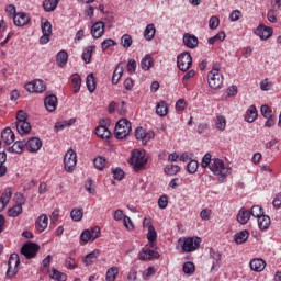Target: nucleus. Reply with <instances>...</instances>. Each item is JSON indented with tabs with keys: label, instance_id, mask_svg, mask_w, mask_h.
Instances as JSON below:
<instances>
[{
	"label": "nucleus",
	"instance_id": "f257e3e1",
	"mask_svg": "<svg viewBox=\"0 0 281 281\" xmlns=\"http://www.w3.org/2000/svg\"><path fill=\"white\" fill-rule=\"evenodd\" d=\"M202 168H209L214 176L218 177V181H224L231 175L232 168L226 165L221 158H212L210 153H206L201 162Z\"/></svg>",
	"mask_w": 281,
	"mask_h": 281
},
{
	"label": "nucleus",
	"instance_id": "f03ea898",
	"mask_svg": "<svg viewBox=\"0 0 281 281\" xmlns=\"http://www.w3.org/2000/svg\"><path fill=\"white\" fill-rule=\"evenodd\" d=\"M15 127L21 136L30 133L31 125L27 122V113L24 110H19L16 112Z\"/></svg>",
	"mask_w": 281,
	"mask_h": 281
},
{
	"label": "nucleus",
	"instance_id": "7ed1b4c3",
	"mask_svg": "<svg viewBox=\"0 0 281 281\" xmlns=\"http://www.w3.org/2000/svg\"><path fill=\"white\" fill-rule=\"evenodd\" d=\"M146 151L134 149L130 159V164L134 166L136 172L140 171L147 164Z\"/></svg>",
	"mask_w": 281,
	"mask_h": 281
},
{
	"label": "nucleus",
	"instance_id": "20e7f679",
	"mask_svg": "<svg viewBox=\"0 0 281 281\" xmlns=\"http://www.w3.org/2000/svg\"><path fill=\"white\" fill-rule=\"evenodd\" d=\"M207 82L211 89L218 90L223 88L224 75L221 70L212 69L207 74Z\"/></svg>",
	"mask_w": 281,
	"mask_h": 281
},
{
	"label": "nucleus",
	"instance_id": "39448f33",
	"mask_svg": "<svg viewBox=\"0 0 281 281\" xmlns=\"http://www.w3.org/2000/svg\"><path fill=\"white\" fill-rule=\"evenodd\" d=\"M132 131V123L127 119H121L115 125L114 135L117 139L126 138Z\"/></svg>",
	"mask_w": 281,
	"mask_h": 281
},
{
	"label": "nucleus",
	"instance_id": "423d86ee",
	"mask_svg": "<svg viewBox=\"0 0 281 281\" xmlns=\"http://www.w3.org/2000/svg\"><path fill=\"white\" fill-rule=\"evenodd\" d=\"M64 165L67 172H72L77 166V153L74 149H68L64 157Z\"/></svg>",
	"mask_w": 281,
	"mask_h": 281
},
{
	"label": "nucleus",
	"instance_id": "0eeeda50",
	"mask_svg": "<svg viewBox=\"0 0 281 281\" xmlns=\"http://www.w3.org/2000/svg\"><path fill=\"white\" fill-rule=\"evenodd\" d=\"M40 250L38 244H34V241H26L21 248V254L26 259H33L36 257L37 252Z\"/></svg>",
	"mask_w": 281,
	"mask_h": 281
},
{
	"label": "nucleus",
	"instance_id": "6e6552de",
	"mask_svg": "<svg viewBox=\"0 0 281 281\" xmlns=\"http://www.w3.org/2000/svg\"><path fill=\"white\" fill-rule=\"evenodd\" d=\"M177 65L181 71L187 72L192 66V56L190 53L184 52L178 55Z\"/></svg>",
	"mask_w": 281,
	"mask_h": 281
},
{
	"label": "nucleus",
	"instance_id": "1a4fd4ad",
	"mask_svg": "<svg viewBox=\"0 0 281 281\" xmlns=\"http://www.w3.org/2000/svg\"><path fill=\"white\" fill-rule=\"evenodd\" d=\"M200 245V237H187L182 244V250L184 252H193L199 249Z\"/></svg>",
	"mask_w": 281,
	"mask_h": 281
},
{
	"label": "nucleus",
	"instance_id": "9d476101",
	"mask_svg": "<svg viewBox=\"0 0 281 281\" xmlns=\"http://www.w3.org/2000/svg\"><path fill=\"white\" fill-rule=\"evenodd\" d=\"M25 89L30 93H43L46 90V85L41 79H35L25 85Z\"/></svg>",
	"mask_w": 281,
	"mask_h": 281
},
{
	"label": "nucleus",
	"instance_id": "9b49d317",
	"mask_svg": "<svg viewBox=\"0 0 281 281\" xmlns=\"http://www.w3.org/2000/svg\"><path fill=\"white\" fill-rule=\"evenodd\" d=\"M135 137L137 140H142L143 145H147L155 137L153 131H146L144 127L138 126L135 131Z\"/></svg>",
	"mask_w": 281,
	"mask_h": 281
},
{
	"label": "nucleus",
	"instance_id": "f8f14e48",
	"mask_svg": "<svg viewBox=\"0 0 281 281\" xmlns=\"http://www.w3.org/2000/svg\"><path fill=\"white\" fill-rule=\"evenodd\" d=\"M255 34L262 41H268L273 35V30L270 26L261 24L255 30Z\"/></svg>",
	"mask_w": 281,
	"mask_h": 281
},
{
	"label": "nucleus",
	"instance_id": "ddd939ff",
	"mask_svg": "<svg viewBox=\"0 0 281 281\" xmlns=\"http://www.w3.org/2000/svg\"><path fill=\"white\" fill-rule=\"evenodd\" d=\"M43 143L41 140L40 137H30L27 142H25V148L30 151V153H37L41 147H42Z\"/></svg>",
	"mask_w": 281,
	"mask_h": 281
},
{
	"label": "nucleus",
	"instance_id": "4468645a",
	"mask_svg": "<svg viewBox=\"0 0 281 281\" xmlns=\"http://www.w3.org/2000/svg\"><path fill=\"white\" fill-rule=\"evenodd\" d=\"M140 260H153V259H159L160 255L156 250H151L150 248H143V250L139 252Z\"/></svg>",
	"mask_w": 281,
	"mask_h": 281
},
{
	"label": "nucleus",
	"instance_id": "2eb2a0df",
	"mask_svg": "<svg viewBox=\"0 0 281 281\" xmlns=\"http://www.w3.org/2000/svg\"><path fill=\"white\" fill-rule=\"evenodd\" d=\"M13 22L15 26L22 27L27 25V23L30 22V18L25 12H19L13 15Z\"/></svg>",
	"mask_w": 281,
	"mask_h": 281
},
{
	"label": "nucleus",
	"instance_id": "dca6fc26",
	"mask_svg": "<svg viewBox=\"0 0 281 281\" xmlns=\"http://www.w3.org/2000/svg\"><path fill=\"white\" fill-rule=\"evenodd\" d=\"M11 198H12V189L10 187L5 188L0 196V212H2L7 207Z\"/></svg>",
	"mask_w": 281,
	"mask_h": 281
},
{
	"label": "nucleus",
	"instance_id": "f3484780",
	"mask_svg": "<svg viewBox=\"0 0 281 281\" xmlns=\"http://www.w3.org/2000/svg\"><path fill=\"white\" fill-rule=\"evenodd\" d=\"M91 34L95 40L101 38L104 34V22L102 21L95 22L91 27Z\"/></svg>",
	"mask_w": 281,
	"mask_h": 281
},
{
	"label": "nucleus",
	"instance_id": "a211bd4d",
	"mask_svg": "<svg viewBox=\"0 0 281 281\" xmlns=\"http://www.w3.org/2000/svg\"><path fill=\"white\" fill-rule=\"evenodd\" d=\"M183 43L188 48L194 49L199 45V38L195 35L186 33L183 36Z\"/></svg>",
	"mask_w": 281,
	"mask_h": 281
},
{
	"label": "nucleus",
	"instance_id": "6ab92c4d",
	"mask_svg": "<svg viewBox=\"0 0 281 281\" xmlns=\"http://www.w3.org/2000/svg\"><path fill=\"white\" fill-rule=\"evenodd\" d=\"M15 135L11 127H5L1 132V139L5 145H11L14 142Z\"/></svg>",
	"mask_w": 281,
	"mask_h": 281
},
{
	"label": "nucleus",
	"instance_id": "aec40b11",
	"mask_svg": "<svg viewBox=\"0 0 281 281\" xmlns=\"http://www.w3.org/2000/svg\"><path fill=\"white\" fill-rule=\"evenodd\" d=\"M45 108L48 112H54L57 108V97L55 94H49L44 100Z\"/></svg>",
	"mask_w": 281,
	"mask_h": 281
},
{
	"label": "nucleus",
	"instance_id": "412c9836",
	"mask_svg": "<svg viewBox=\"0 0 281 281\" xmlns=\"http://www.w3.org/2000/svg\"><path fill=\"white\" fill-rule=\"evenodd\" d=\"M250 217H251L250 210H247L245 206H243L239 210V213L237 215V221L241 225H246L249 222Z\"/></svg>",
	"mask_w": 281,
	"mask_h": 281
},
{
	"label": "nucleus",
	"instance_id": "4be33fe9",
	"mask_svg": "<svg viewBox=\"0 0 281 281\" xmlns=\"http://www.w3.org/2000/svg\"><path fill=\"white\" fill-rule=\"evenodd\" d=\"M267 263L263 259H251L250 269L255 272H261L265 270Z\"/></svg>",
	"mask_w": 281,
	"mask_h": 281
},
{
	"label": "nucleus",
	"instance_id": "5701e85b",
	"mask_svg": "<svg viewBox=\"0 0 281 281\" xmlns=\"http://www.w3.org/2000/svg\"><path fill=\"white\" fill-rule=\"evenodd\" d=\"M48 225V217L47 215H40V217H37L36 220V229L38 231V233H43Z\"/></svg>",
	"mask_w": 281,
	"mask_h": 281
},
{
	"label": "nucleus",
	"instance_id": "b1692460",
	"mask_svg": "<svg viewBox=\"0 0 281 281\" xmlns=\"http://www.w3.org/2000/svg\"><path fill=\"white\" fill-rule=\"evenodd\" d=\"M257 117H258V111L256 105H250L246 112V116H245L246 122L254 123Z\"/></svg>",
	"mask_w": 281,
	"mask_h": 281
},
{
	"label": "nucleus",
	"instance_id": "393cba45",
	"mask_svg": "<svg viewBox=\"0 0 281 281\" xmlns=\"http://www.w3.org/2000/svg\"><path fill=\"white\" fill-rule=\"evenodd\" d=\"M58 4L59 0H43V8L47 13L54 12Z\"/></svg>",
	"mask_w": 281,
	"mask_h": 281
},
{
	"label": "nucleus",
	"instance_id": "a878e982",
	"mask_svg": "<svg viewBox=\"0 0 281 281\" xmlns=\"http://www.w3.org/2000/svg\"><path fill=\"white\" fill-rule=\"evenodd\" d=\"M168 112H169V108H168L166 101H164V100L159 101L156 106V114L161 117H165L168 115Z\"/></svg>",
	"mask_w": 281,
	"mask_h": 281
},
{
	"label": "nucleus",
	"instance_id": "bb28decb",
	"mask_svg": "<svg viewBox=\"0 0 281 281\" xmlns=\"http://www.w3.org/2000/svg\"><path fill=\"white\" fill-rule=\"evenodd\" d=\"M95 134L102 139H109L111 137V131L105 125L97 126Z\"/></svg>",
	"mask_w": 281,
	"mask_h": 281
},
{
	"label": "nucleus",
	"instance_id": "cd10ccee",
	"mask_svg": "<svg viewBox=\"0 0 281 281\" xmlns=\"http://www.w3.org/2000/svg\"><path fill=\"white\" fill-rule=\"evenodd\" d=\"M140 67L144 71H148L150 68L154 67V58L151 55L147 54L140 61Z\"/></svg>",
	"mask_w": 281,
	"mask_h": 281
},
{
	"label": "nucleus",
	"instance_id": "c85d7f7f",
	"mask_svg": "<svg viewBox=\"0 0 281 281\" xmlns=\"http://www.w3.org/2000/svg\"><path fill=\"white\" fill-rule=\"evenodd\" d=\"M155 35H156V27L154 23H150L146 26L144 31V37L146 41L150 42L154 40Z\"/></svg>",
	"mask_w": 281,
	"mask_h": 281
},
{
	"label": "nucleus",
	"instance_id": "c756f323",
	"mask_svg": "<svg viewBox=\"0 0 281 281\" xmlns=\"http://www.w3.org/2000/svg\"><path fill=\"white\" fill-rule=\"evenodd\" d=\"M95 49V45H91V46H87L85 49H83V53H82V60L89 65L91 63V58H92V54H93V50Z\"/></svg>",
	"mask_w": 281,
	"mask_h": 281
},
{
	"label": "nucleus",
	"instance_id": "7c9ffc66",
	"mask_svg": "<svg viewBox=\"0 0 281 281\" xmlns=\"http://www.w3.org/2000/svg\"><path fill=\"white\" fill-rule=\"evenodd\" d=\"M26 148L25 140H16L10 148V153L22 154L23 149Z\"/></svg>",
	"mask_w": 281,
	"mask_h": 281
},
{
	"label": "nucleus",
	"instance_id": "2f4dec72",
	"mask_svg": "<svg viewBox=\"0 0 281 281\" xmlns=\"http://www.w3.org/2000/svg\"><path fill=\"white\" fill-rule=\"evenodd\" d=\"M258 225L261 231H267L271 225V220H270L269 215H265V214L261 215L258 218Z\"/></svg>",
	"mask_w": 281,
	"mask_h": 281
},
{
	"label": "nucleus",
	"instance_id": "473e14b6",
	"mask_svg": "<svg viewBox=\"0 0 281 281\" xmlns=\"http://www.w3.org/2000/svg\"><path fill=\"white\" fill-rule=\"evenodd\" d=\"M147 239L150 244V248H156V240H157V233L154 228V226H148V233H147Z\"/></svg>",
	"mask_w": 281,
	"mask_h": 281
},
{
	"label": "nucleus",
	"instance_id": "72a5a7b5",
	"mask_svg": "<svg viewBox=\"0 0 281 281\" xmlns=\"http://www.w3.org/2000/svg\"><path fill=\"white\" fill-rule=\"evenodd\" d=\"M249 238L248 231H240V233H236L234 236V240L237 245H241L246 243Z\"/></svg>",
	"mask_w": 281,
	"mask_h": 281
},
{
	"label": "nucleus",
	"instance_id": "f704fd0d",
	"mask_svg": "<svg viewBox=\"0 0 281 281\" xmlns=\"http://www.w3.org/2000/svg\"><path fill=\"white\" fill-rule=\"evenodd\" d=\"M100 256V250H92V252H89V255L86 256L85 258V263L86 266H91L94 263Z\"/></svg>",
	"mask_w": 281,
	"mask_h": 281
},
{
	"label": "nucleus",
	"instance_id": "c9c22d12",
	"mask_svg": "<svg viewBox=\"0 0 281 281\" xmlns=\"http://www.w3.org/2000/svg\"><path fill=\"white\" fill-rule=\"evenodd\" d=\"M121 106V111H120V114L121 115H124L126 110H125V102L122 101L121 104H117L115 101H112L110 104H109V113L112 114L114 113V111Z\"/></svg>",
	"mask_w": 281,
	"mask_h": 281
},
{
	"label": "nucleus",
	"instance_id": "e433bc0d",
	"mask_svg": "<svg viewBox=\"0 0 281 281\" xmlns=\"http://www.w3.org/2000/svg\"><path fill=\"white\" fill-rule=\"evenodd\" d=\"M119 276V268L116 266H113L112 268H109L105 274V280L106 281H115Z\"/></svg>",
	"mask_w": 281,
	"mask_h": 281
},
{
	"label": "nucleus",
	"instance_id": "4c0bfd02",
	"mask_svg": "<svg viewBox=\"0 0 281 281\" xmlns=\"http://www.w3.org/2000/svg\"><path fill=\"white\" fill-rule=\"evenodd\" d=\"M123 72H124L123 66H122V64H119L116 69L113 72V77H112V83L113 85L119 83L121 77L123 76Z\"/></svg>",
	"mask_w": 281,
	"mask_h": 281
},
{
	"label": "nucleus",
	"instance_id": "58836bf2",
	"mask_svg": "<svg viewBox=\"0 0 281 281\" xmlns=\"http://www.w3.org/2000/svg\"><path fill=\"white\" fill-rule=\"evenodd\" d=\"M71 82H72V87H74V93L77 94L81 87V78H80L79 74H74L71 76Z\"/></svg>",
	"mask_w": 281,
	"mask_h": 281
},
{
	"label": "nucleus",
	"instance_id": "ea45409f",
	"mask_svg": "<svg viewBox=\"0 0 281 281\" xmlns=\"http://www.w3.org/2000/svg\"><path fill=\"white\" fill-rule=\"evenodd\" d=\"M87 88L90 93H93L97 89L95 77L93 76V74H89L87 76Z\"/></svg>",
	"mask_w": 281,
	"mask_h": 281
},
{
	"label": "nucleus",
	"instance_id": "a19ab883",
	"mask_svg": "<svg viewBox=\"0 0 281 281\" xmlns=\"http://www.w3.org/2000/svg\"><path fill=\"white\" fill-rule=\"evenodd\" d=\"M70 217L74 222H80L83 217V209H72V211L70 212Z\"/></svg>",
	"mask_w": 281,
	"mask_h": 281
},
{
	"label": "nucleus",
	"instance_id": "79ce46f5",
	"mask_svg": "<svg viewBox=\"0 0 281 281\" xmlns=\"http://www.w3.org/2000/svg\"><path fill=\"white\" fill-rule=\"evenodd\" d=\"M22 212H23L22 205L16 204V205H13L12 207H10V209L8 210V215H9L10 217L15 218V217H18L19 215H21Z\"/></svg>",
	"mask_w": 281,
	"mask_h": 281
},
{
	"label": "nucleus",
	"instance_id": "37998d69",
	"mask_svg": "<svg viewBox=\"0 0 281 281\" xmlns=\"http://www.w3.org/2000/svg\"><path fill=\"white\" fill-rule=\"evenodd\" d=\"M93 164L98 170L102 171L105 168L108 161H106L105 157L98 156L94 158Z\"/></svg>",
	"mask_w": 281,
	"mask_h": 281
},
{
	"label": "nucleus",
	"instance_id": "c03bdc74",
	"mask_svg": "<svg viewBox=\"0 0 281 281\" xmlns=\"http://www.w3.org/2000/svg\"><path fill=\"white\" fill-rule=\"evenodd\" d=\"M75 122H76L75 119H70V120H68V121L56 122V124H55V130H56L57 132L63 131L64 128L74 125Z\"/></svg>",
	"mask_w": 281,
	"mask_h": 281
},
{
	"label": "nucleus",
	"instance_id": "a18cd8bd",
	"mask_svg": "<svg viewBox=\"0 0 281 281\" xmlns=\"http://www.w3.org/2000/svg\"><path fill=\"white\" fill-rule=\"evenodd\" d=\"M68 61V54L66 50H60L57 54V64L59 67H64Z\"/></svg>",
	"mask_w": 281,
	"mask_h": 281
},
{
	"label": "nucleus",
	"instance_id": "49530a36",
	"mask_svg": "<svg viewBox=\"0 0 281 281\" xmlns=\"http://www.w3.org/2000/svg\"><path fill=\"white\" fill-rule=\"evenodd\" d=\"M178 172H180V166L179 165H167L165 167V173L168 176H176Z\"/></svg>",
	"mask_w": 281,
	"mask_h": 281
},
{
	"label": "nucleus",
	"instance_id": "de8ad7c7",
	"mask_svg": "<svg viewBox=\"0 0 281 281\" xmlns=\"http://www.w3.org/2000/svg\"><path fill=\"white\" fill-rule=\"evenodd\" d=\"M49 277L56 281H66L67 277L64 274V272H59V270H56V268H53Z\"/></svg>",
	"mask_w": 281,
	"mask_h": 281
},
{
	"label": "nucleus",
	"instance_id": "09e8293b",
	"mask_svg": "<svg viewBox=\"0 0 281 281\" xmlns=\"http://www.w3.org/2000/svg\"><path fill=\"white\" fill-rule=\"evenodd\" d=\"M225 37H226L225 32L221 31L216 35L209 38V44L214 45L218 41L223 42V41H225Z\"/></svg>",
	"mask_w": 281,
	"mask_h": 281
},
{
	"label": "nucleus",
	"instance_id": "8fccbe9b",
	"mask_svg": "<svg viewBox=\"0 0 281 281\" xmlns=\"http://www.w3.org/2000/svg\"><path fill=\"white\" fill-rule=\"evenodd\" d=\"M263 209L260 205H254L250 210V216H254L256 218L263 216Z\"/></svg>",
	"mask_w": 281,
	"mask_h": 281
},
{
	"label": "nucleus",
	"instance_id": "3c124183",
	"mask_svg": "<svg viewBox=\"0 0 281 281\" xmlns=\"http://www.w3.org/2000/svg\"><path fill=\"white\" fill-rule=\"evenodd\" d=\"M133 44V40H132V35L130 34H124L122 37H121V45L127 49L132 46Z\"/></svg>",
	"mask_w": 281,
	"mask_h": 281
},
{
	"label": "nucleus",
	"instance_id": "603ef678",
	"mask_svg": "<svg viewBox=\"0 0 281 281\" xmlns=\"http://www.w3.org/2000/svg\"><path fill=\"white\" fill-rule=\"evenodd\" d=\"M199 161L195 159H191L187 165V170L189 173L194 175L198 171Z\"/></svg>",
	"mask_w": 281,
	"mask_h": 281
},
{
	"label": "nucleus",
	"instance_id": "864d4df0",
	"mask_svg": "<svg viewBox=\"0 0 281 281\" xmlns=\"http://www.w3.org/2000/svg\"><path fill=\"white\" fill-rule=\"evenodd\" d=\"M194 271H195V266H194V263L192 261H186L183 263V272L186 274L191 276V274L194 273Z\"/></svg>",
	"mask_w": 281,
	"mask_h": 281
},
{
	"label": "nucleus",
	"instance_id": "5fc2aeb1",
	"mask_svg": "<svg viewBox=\"0 0 281 281\" xmlns=\"http://www.w3.org/2000/svg\"><path fill=\"white\" fill-rule=\"evenodd\" d=\"M226 117L224 115H217L216 128L221 132L225 131Z\"/></svg>",
	"mask_w": 281,
	"mask_h": 281
},
{
	"label": "nucleus",
	"instance_id": "6e6d98bb",
	"mask_svg": "<svg viewBox=\"0 0 281 281\" xmlns=\"http://www.w3.org/2000/svg\"><path fill=\"white\" fill-rule=\"evenodd\" d=\"M19 265H20L19 255H16V252H12V255L9 257L8 266L19 267Z\"/></svg>",
	"mask_w": 281,
	"mask_h": 281
},
{
	"label": "nucleus",
	"instance_id": "4d7b16f0",
	"mask_svg": "<svg viewBox=\"0 0 281 281\" xmlns=\"http://www.w3.org/2000/svg\"><path fill=\"white\" fill-rule=\"evenodd\" d=\"M116 45V42L112 38H106L101 43L102 46V50L105 52L108 50L110 47H113Z\"/></svg>",
	"mask_w": 281,
	"mask_h": 281
},
{
	"label": "nucleus",
	"instance_id": "13d9d810",
	"mask_svg": "<svg viewBox=\"0 0 281 281\" xmlns=\"http://www.w3.org/2000/svg\"><path fill=\"white\" fill-rule=\"evenodd\" d=\"M19 272V266H8L7 277L9 279L14 278Z\"/></svg>",
	"mask_w": 281,
	"mask_h": 281
},
{
	"label": "nucleus",
	"instance_id": "bf43d9fd",
	"mask_svg": "<svg viewBox=\"0 0 281 281\" xmlns=\"http://www.w3.org/2000/svg\"><path fill=\"white\" fill-rule=\"evenodd\" d=\"M261 114H262V116H263L265 119H269V117L274 116V115L272 114L271 108H270L269 105H267V104H263V105L261 106Z\"/></svg>",
	"mask_w": 281,
	"mask_h": 281
},
{
	"label": "nucleus",
	"instance_id": "052dcab7",
	"mask_svg": "<svg viewBox=\"0 0 281 281\" xmlns=\"http://www.w3.org/2000/svg\"><path fill=\"white\" fill-rule=\"evenodd\" d=\"M218 25H220V18L216 15L211 16L209 22L210 29L214 31L218 27Z\"/></svg>",
	"mask_w": 281,
	"mask_h": 281
},
{
	"label": "nucleus",
	"instance_id": "680f3d73",
	"mask_svg": "<svg viewBox=\"0 0 281 281\" xmlns=\"http://www.w3.org/2000/svg\"><path fill=\"white\" fill-rule=\"evenodd\" d=\"M210 254H211V257L214 259V261H213V269H214L215 267H217L218 261L222 258V255H220V252H216L215 250H213V248H211Z\"/></svg>",
	"mask_w": 281,
	"mask_h": 281
},
{
	"label": "nucleus",
	"instance_id": "e2e57ef3",
	"mask_svg": "<svg viewBox=\"0 0 281 281\" xmlns=\"http://www.w3.org/2000/svg\"><path fill=\"white\" fill-rule=\"evenodd\" d=\"M80 239L82 243L87 244L89 241H92L91 233L89 229H86L81 233Z\"/></svg>",
	"mask_w": 281,
	"mask_h": 281
},
{
	"label": "nucleus",
	"instance_id": "0e129e2a",
	"mask_svg": "<svg viewBox=\"0 0 281 281\" xmlns=\"http://www.w3.org/2000/svg\"><path fill=\"white\" fill-rule=\"evenodd\" d=\"M42 32L45 35L52 34V23L49 21H45L44 23H42Z\"/></svg>",
	"mask_w": 281,
	"mask_h": 281
},
{
	"label": "nucleus",
	"instance_id": "69168bd1",
	"mask_svg": "<svg viewBox=\"0 0 281 281\" xmlns=\"http://www.w3.org/2000/svg\"><path fill=\"white\" fill-rule=\"evenodd\" d=\"M158 206L161 210L167 209L168 206V195L164 194L158 199Z\"/></svg>",
	"mask_w": 281,
	"mask_h": 281
},
{
	"label": "nucleus",
	"instance_id": "338daca9",
	"mask_svg": "<svg viewBox=\"0 0 281 281\" xmlns=\"http://www.w3.org/2000/svg\"><path fill=\"white\" fill-rule=\"evenodd\" d=\"M243 18L241 11L240 10H234L231 14H229V20L232 22H237Z\"/></svg>",
	"mask_w": 281,
	"mask_h": 281
},
{
	"label": "nucleus",
	"instance_id": "774afa93",
	"mask_svg": "<svg viewBox=\"0 0 281 281\" xmlns=\"http://www.w3.org/2000/svg\"><path fill=\"white\" fill-rule=\"evenodd\" d=\"M85 188L88 193L93 194L95 189L93 188V180L91 178H88L85 183Z\"/></svg>",
	"mask_w": 281,
	"mask_h": 281
}]
</instances>
